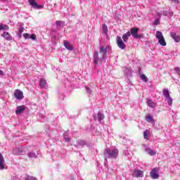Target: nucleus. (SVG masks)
<instances>
[{"label":"nucleus","mask_w":180,"mask_h":180,"mask_svg":"<svg viewBox=\"0 0 180 180\" xmlns=\"http://www.w3.org/2000/svg\"><path fill=\"white\" fill-rule=\"evenodd\" d=\"M119 155V150L117 148H105L103 152L105 158V164L108 162V159L115 160Z\"/></svg>","instance_id":"1"},{"label":"nucleus","mask_w":180,"mask_h":180,"mask_svg":"<svg viewBox=\"0 0 180 180\" xmlns=\"http://www.w3.org/2000/svg\"><path fill=\"white\" fill-rule=\"evenodd\" d=\"M110 46H100V53L102 56L101 58V61H105V59L106 58V53H108V51H110Z\"/></svg>","instance_id":"2"},{"label":"nucleus","mask_w":180,"mask_h":180,"mask_svg":"<svg viewBox=\"0 0 180 180\" xmlns=\"http://www.w3.org/2000/svg\"><path fill=\"white\" fill-rule=\"evenodd\" d=\"M156 39H158L160 46H167V42H165V39H164V36L162 35V32L160 31H157L156 32Z\"/></svg>","instance_id":"3"},{"label":"nucleus","mask_w":180,"mask_h":180,"mask_svg":"<svg viewBox=\"0 0 180 180\" xmlns=\"http://www.w3.org/2000/svg\"><path fill=\"white\" fill-rule=\"evenodd\" d=\"M139 29L137 27H132L130 30V33L131 34V36L133 37L134 39H141L143 38V35L142 34H137L139 33Z\"/></svg>","instance_id":"4"},{"label":"nucleus","mask_w":180,"mask_h":180,"mask_svg":"<svg viewBox=\"0 0 180 180\" xmlns=\"http://www.w3.org/2000/svg\"><path fill=\"white\" fill-rule=\"evenodd\" d=\"M14 96L18 101H22L25 96H23V92L19 89H16L14 91Z\"/></svg>","instance_id":"5"},{"label":"nucleus","mask_w":180,"mask_h":180,"mask_svg":"<svg viewBox=\"0 0 180 180\" xmlns=\"http://www.w3.org/2000/svg\"><path fill=\"white\" fill-rule=\"evenodd\" d=\"M117 44L121 50H124V49H126V44L123 42V40H122V37L119 36L117 37Z\"/></svg>","instance_id":"6"},{"label":"nucleus","mask_w":180,"mask_h":180,"mask_svg":"<svg viewBox=\"0 0 180 180\" xmlns=\"http://www.w3.org/2000/svg\"><path fill=\"white\" fill-rule=\"evenodd\" d=\"M28 2L34 9H41L43 8V6L37 4V2L34 0H28Z\"/></svg>","instance_id":"7"},{"label":"nucleus","mask_w":180,"mask_h":180,"mask_svg":"<svg viewBox=\"0 0 180 180\" xmlns=\"http://www.w3.org/2000/svg\"><path fill=\"white\" fill-rule=\"evenodd\" d=\"M93 60L95 65H98V63L99 61H101V58H99V53H98V51H94L93 55Z\"/></svg>","instance_id":"8"},{"label":"nucleus","mask_w":180,"mask_h":180,"mask_svg":"<svg viewBox=\"0 0 180 180\" xmlns=\"http://www.w3.org/2000/svg\"><path fill=\"white\" fill-rule=\"evenodd\" d=\"M143 172L140 169H135L132 173V176L135 178H143Z\"/></svg>","instance_id":"9"},{"label":"nucleus","mask_w":180,"mask_h":180,"mask_svg":"<svg viewBox=\"0 0 180 180\" xmlns=\"http://www.w3.org/2000/svg\"><path fill=\"white\" fill-rule=\"evenodd\" d=\"M150 176L153 178V179H158L160 178V174L157 173V169L153 168L152 171L150 172Z\"/></svg>","instance_id":"10"},{"label":"nucleus","mask_w":180,"mask_h":180,"mask_svg":"<svg viewBox=\"0 0 180 180\" xmlns=\"http://www.w3.org/2000/svg\"><path fill=\"white\" fill-rule=\"evenodd\" d=\"M3 169H5V159L2 153H0V170L2 171Z\"/></svg>","instance_id":"11"},{"label":"nucleus","mask_w":180,"mask_h":180,"mask_svg":"<svg viewBox=\"0 0 180 180\" xmlns=\"http://www.w3.org/2000/svg\"><path fill=\"white\" fill-rule=\"evenodd\" d=\"M25 109H26V107L25 105L18 106L15 110L16 115H22V113L25 112Z\"/></svg>","instance_id":"12"},{"label":"nucleus","mask_w":180,"mask_h":180,"mask_svg":"<svg viewBox=\"0 0 180 180\" xmlns=\"http://www.w3.org/2000/svg\"><path fill=\"white\" fill-rule=\"evenodd\" d=\"M13 154H15V155H23V154H25V151L22 150L21 148H15L13 150Z\"/></svg>","instance_id":"13"},{"label":"nucleus","mask_w":180,"mask_h":180,"mask_svg":"<svg viewBox=\"0 0 180 180\" xmlns=\"http://www.w3.org/2000/svg\"><path fill=\"white\" fill-rule=\"evenodd\" d=\"M94 122H96V120H98V122H101V120H103V119H105V115H103V113L99 112L97 115V118H96V115H94Z\"/></svg>","instance_id":"14"},{"label":"nucleus","mask_w":180,"mask_h":180,"mask_svg":"<svg viewBox=\"0 0 180 180\" xmlns=\"http://www.w3.org/2000/svg\"><path fill=\"white\" fill-rule=\"evenodd\" d=\"M131 36V33H130V31H128L127 33L124 34L122 35V40L124 41V43H127L129 41V37Z\"/></svg>","instance_id":"15"},{"label":"nucleus","mask_w":180,"mask_h":180,"mask_svg":"<svg viewBox=\"0 0 180 180\" xmlns=\"http://www.w3.org/2000/svg\"><path fill=\"white\" fill-rule=\"evenodd\" d=\"M170 36H171L172 39H174V41H176V43H179V41H180V37L176 35V33L171 32L170 33Z\"/></svg>","instance_id":"16"},{"label":"nucleus","mask_w":180,"mask_h":180,"mask_svg":"<svg viewBox=\"0 0 180 180\" xmlns=\"http://www.w3.org/2000/svg\"><path fill=\"white\" fill-rule=\"evenodd\" d=\"M64 46L65 49H67V50H69L70 51H72V50H74V47H72V45H71V44H70V42L67 41H64Z\"/></svg>","instance_id":"17"},{"label":"nucleus","mask_w":180,"mask_h":180,"mask_svg":"<svg viewBox=\"0 0 180 180\" xmlns=\"http://www.w3.org/2000/svg\"><path fill=\"white\" fill-rule=\"evenodd\" d=\"M146 153H148V154L149 155H155L156 154H157V152H155V150H153V149H151L150 148H148V147H147V146H146Z\"/></svg>","instance_id":"18"},{"label":"nucleus","mask_w":180,"mask_h":180,"mask_svg":"<svg viewBox=\"0 0 180 180\" xmlns=\"http://www.w3.org/2000/svg\"><path fill=\"white\" fill-rule=\"evenodd\" d=\"M1 37H4V39H5L6 40H8V41L12 40V36H11V34H9V32H4L1 34Z\"/></svg>","instance_id":"19"},{"label":"nucleus","mask_w":180,"mask_h":180,"mask_svg":"<svg viewBox=\"0 0 180 180\" xmlns=\"http://www.w3.org/2000/svg\"><path fill=\"white\" fill-rule=\"evenodd\" d=\"M146 103L148 105V106H149V108H155V106H157V104H155V103H154V101H153L152 100H150L148 98L146 99Z\"/></svg>","instance_id":"20"},{"label":"nucleus","mask_w":180,"mask_h":180,"mask_svg":"<svg viewBox=\"0 0 180 180\" xmlns=\"http://www.w3.org/2000/svg\"><path fill=\"white\" fill-rule=\"evenodd\" d=\"M163 15L167 16V18H172L174 16V12L172 11H163Z\"/></svg>","instance_id":"21"},{"label":"nucleus","mask_w":180,"mask_h":180,"mask_svg":"<svg viewBox=\"0 0 180 180\" xmlns=\"http://www.w3.org/2000/svg\"><path fill=\"white\" fill-rule=\"evenodd\" d=\"M39 155V152L34 153V152H29L27 154V157H29V158H37Z\"/></svg>","instance_id":"22"},{"label":"nucleus","mask_w":180,"mask_h":180,"mask_svg":"<svg viewBox=\"0 0 180 180\" xmlns=\"http://www.w3.org/2000/svg\"><path fill=\"white\" fill-rule=\"evenodd\" d=\"M47 85V82H46V79H41L39 80V86L41 88H44Z\"/></svg>","instance_id":"23"},{"label":"nucleus","mask_w":180,"mask_h":180,"mask_svg":"<svg viewBox=\"0 0 180 180\" xmlns=\"http://www.w3.org/2000/svg\"><path fill=\"white\" fill-rule=\"evenodd\" d=\"M2 30H9V26H8V25L6 24H0V32Z\"/></svg>","instance_id":"24"},{"label":"nucleus","mask_w":180,"mask_h":180,"mask_svg":"<svg viewBox=\"0 0 180 180\" xmlns=\"http://www.w3.org/2000/svg\"><path fill=\"white\" fill-rule=\"evenodd\" d=\"M63 139L67 143H71V139L68 138V131H66L63 134Z\"/></svg>","instance_id":"25"},{"label":"nucleus","mask_w":180,"mask_h":180,"mask_svg":"<svg viewBox=\"0 0 180 180\" xmlns=\"http://www.w3.org/2000/svg\"><path fill=\"white\" fill-rule=\"evenodd\" d=\"M162 94L164 95L165 98H169V91H168V89H163Z\"/></svg>","instance_id":"26"},{"label":"nucleus","mask_w":180,"mask_h":180,"mask_svg":"<svg viewBox=\"0 0 180 180\" xmlns=\"http://www.w3.org/2000/svg\"><path fill=\"white\" fill-rule=\"evenodd\" d=\"M124 74H126V75H131V72H133L131 71V69H130L129 68H126L124 70Z\"/></svg>","instance_id":"27"},{"label":"nucleus","mask_w":180,"mask_h":180,"mask_svg":"<svg viewBox=\"0 0 180 180\" xmlns=\"http://www.w3.org/2000/svg\"><path fill=\"white\" fill-rule=\"evenodd\" d=\"M77 146H80L82 147L84 146H86V141H85L84 140H78Z\"/></svg>","instance_id":"28"},{"label":"nucleus","mask_w":180,"mask_h":180,"mask_svg":"<svg viewBox=\"0 0 180 180\" xmlns=\"http://www.w3.org/2000/svg\"><path fill=\"white\" fill-rule=\"evenodd\" d=\"M140 78L142 81H143V82H148V78L144 74L141 75Z\"/></svg>","instance_id":"29"},{"label":"nucleus","mask_w":180,"mask_h":180,"mask_svg":"<svg viewBox=\"0 0 180 180\" xmlns=\"http://www.w3.org/2000/svg\"><path fill=\"white\" fill-rule=\"evenodd\" d=\"M146 120H147V122H148V123H154V119L153 118V117H151V115H147L146 117Z\"/></svg>","instance_id":"30"},{"label":"nucleus","mask_w":180,"mask_h":180,"mask_svg":"<svg viewBox=\"0 0 180 180\" xmlns=\"http://www.w3.org/2000/svg\"><path fill=\"white\" fill-rule=\"evenodd\" d=\"M103 32L105 34H108V26H106L105 24L103 25Z\"/></svg>","instance_id":"31"},{"label":"nucleus","mask_w":180,"mask_h":180,"mask_svg":"<svg viewBox=\"0 0 180 180\" xmlns=\"http://www.w3.org/2000/svg\"><path fill=\"white\" fill-rule=\"evenodd\" d=\"M25 180H37V179H36L35 177L34 176H27L25 178Z\"/></svg>","instance_id":"32"},{"label":"nucleus","mask_w":180,"mask_h":180,"mask_svg":"<svg viewBox=\"0 0 180 180\" xmlns=\"http://www.w3.org/2000/svg\"><path fill=\"white\" fill-rule=\"evenodd\" d=\"M166 99H167L168 105L171 106V105H172V98H171L170 96V97H167Z\"/></svg>","instance_id":"33"},{"label":"nucleus","mask_w":180,"mask_h":180,"mask_svg":"<svg viewBox=\"0 0 180 180\" xmlns=\"http://www.w3.org/2000/svg\"><path fill=\"white\" fill-rule=\"evenodd\" d=\"M153 25H155V26H158V25H160V18H157V19L153 22Z\"/></svg>","instance_id":"34"},{"label":"nucleus","mask_w":180,"mask_h":180,"mask_svg":"<svg viewBox=\"0 0 180 180\" xmlns=\"http://www.w3.org/2000/svg\"><path fill=\"white\" fill-rule=\"evenodd\" d=\"M30 39H31V40H36V39H37L36 34H32L30 36Z\"/></svg>","instance_id":"35"},{"label":"nucleus","mask_w":180,"mask_h":180,"mask_svg":"<svg viewBox=\"0 0 180 180\" xmlns=\"http://www.w3.org/2000/svg\"><path fill=\"white\" fill-rule=\"evenodd\" d=\"M23 37H25V39H30V34L29 33L23 34Z\"/></svg>","instance_id":"36"},{"label":"nucleus","mask_w":180,"mask_h":180,"mask_svg":"<svg viewBox=\"0 0 180 180\" xmlns=\"http://www.w3.org/2000/svg\"><path fill=\"white\" fill-rule=\"evenodd\" d=\"M23 30H25V28L22 26H20V27L18 28V32L23 33Z\"/></svg>","instance_id":"37"},{"label":"nucleus","mask_w":180,"mask_h":180,"mask_svg":"<svg viewBox=\"0 0 180 180\" xmlns=\"http://www.w3.org/2000/svg\"><path fill=\"white\" fill-rule=\"evenodd\" d=\"M86 90L87 94H92V89H91V88L86 86Z\"/></svg>","instance_id":"38"},{"label":"nucleus","mask_w":180,"mask_h":180,"mask_svg":"<svg viewBox=\"0 0 180 180\" xmlns=\"http://www.w3.org/2000/svg\"><path fill=\"white\" fill-rule=\"evenodd\" d=\"M174 71H176V72L177 74H180V68H179V67L175 68H174Z\"/></svg>","instance_id":"39"},{"label":"nucleus","mask_w":180,"mask_h":180,"mask_svg":"<svg viewBox=\"0 0 180 180\" xmlns=\"http://www.w3.org/2000/svg\"><path fill=\"white\" fill-rule=\"evenodd\" d=\"M56 25L57 27H60L61 26V21H56Z\"/></svg>","instance_id":"40"},{"label":"nucleus","mask_w":180,"mask_h":180,"mask_svg":"<svg viewBox=\"0 0 180 180\" xmlns=\"http://www.w3.org/2000/svg\"><path fill=\"white\" fill-rule=\"evenodd\" d=\"M143 137L144 139H147V131H143Z\"/></svg>","instance_id":"41"},{"label":"nucleus","mask_w":180,"mask_h":180,"mask_svg":"<svg viewBox=\"0 0 180 180\" xmlns=\"http://www.w3.org/2000/svg\"><path fill=\"white\" fill-rule=\"evenodd\" d=\"M17 36L20 39L22 37V32H18Z\"/></svg>","instance_id":"42"},{"label":"nucleus","mask_w":180,"mask_h":180,"mask_svg":"<svg viewBox=\"0 0 180 180\" xmlns=\"http://www.w3.org/2000/svg\"><path fill=\"white\" fill-rule=\"evenodd\" d=\"M59 98L61 99V101L64 100V95L61 94L59 96Z\"/></svg>","instance_id":"43"},{"label":"nucleus","mask_w":180,"mask_h":180,"mask_svg":"<svg viewBox=\"0 0 180 180\" xmlns=\"http://www.w3.org/2000/svg\"><path fill=\"white\" fill-rule=\"evenodd\" d=\"M0 75H1L2 77H4V71L0 70Z\"/></svg>","instance_id":"44"},{"label":"nucleus","mask_w":180,"mask_h":180,"mask_svg":"<svg viewBox=\"0 0 180 180\" xmlns=\"http://www.w3.org/2000/svg\"><path fill=\"white\" fill-rule=\"evenodd\" d=\"M56 35H52L51 39L52 40H56Z\"/></svg>","instance_id":"45"},{"label":"nucleus","mask_w":180,"mask_h":180,"mask_svg":"<svg viewBox=\"0 0 180 180\" xmlns=\"http://www.w3.org/2000/svg\"><path fill=\"white\" fill-rule=\"evenodd\" d=\"M29 148H30V150H34L35 147H34V146H32V147L30 146Z\"/></svg>","instance_id":"46"},{"label":"nucleus","mask_w":180,"mask_h":180,"mask_svg":"<svg viewBox=\"0 0 180 180\" xmlns=\"http://www.w3.org/2000/svg\"><path fill=\"white\" fill-rule=\"evenodd\" d=\"M1 2H6L8 0H0Z\"/></svg>","instance_id":"47"},{"label":"nucleus","mask_w":180,"mask_h":180,"mask_svg":"<svg viewBox=\"0 0 180 180\" xmlns=\"http://www.w3.org/2000/svg\"><path fill=\"white\" fill-rule=\"evenodd\" d=\"M139 72H140V69H139Z\"/></svg>","instance_id":"48"},{"label":"nucleus","mask_w":180,"mask_h":180,"mask_svg":"<svg viewBox=\"0 0 180 180\" xmlns=\"http://www.w3.org/2000/svg\"><path fill=\"white\" fill-rule=\"evenodd\" d=\"M172 1H175V0H172Z\"/></svg>","instance_id":"49"}]
</instances>
